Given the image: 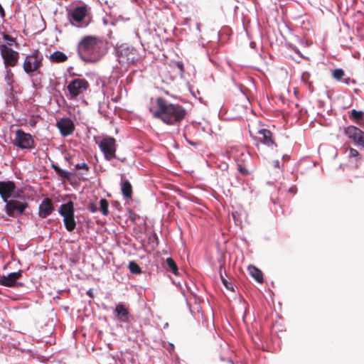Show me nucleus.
Masks as SVG:
<instances>
[{
    "label": "nucleus",
    "instance_id": "nucleus-1",
    "mask_svg": "<svg viewBox=\"0 0 364 364\" xmlns=\"http://www.w3.org/2000/svg\"><path fill=\"white\" fill-rule=\"evenodd\" d=\"M149 110L153 117L168 125H178L187 113L183 106L172 104L161 97L151 98Z\"/></svg>",
    "mask_w": 364,
    "mask_h": 364
},
{
    "label": "nucleus",
    "instance_id": "nucleus-45",
    "mask_svg": "<svg viewBox=\"0 0 364 364\" xmlns=\"http://www.w3.org/2000/svg\"><path fill=\"white\" fill-rule=\"evenodd\" d=\"M114 159H117L118 161L124 163L126 161L127 159L125 157H119V156H117V158H115Z\"/></svg>",
    "mask_w": 364,
    "mask_h": 364
},
{
    "label": "nucleus",
    "instance_id": "nucleus-38",
    "mask_svg": "<svg viewBox=\"0 0 364 364\" xmlns=\"http://www.w3.org/2000/svg\"><path fill=\"white\" fill-rule=\"evenodd\" d=\"M309 77H310V74L308 72L303 73L301 79L304 82H306V83L309 82Z\"/></svg>",
    "mask_w": 364,
    "mask_h": 364
},
{
    "label": "nucleus",
    "instance_id": "nucleus-5",
    "mask_svg": "<svg viewBox=\"0 0 364 364\" xmlns=\"http://www.w3.org/2000/svg\"><path fill=\"white\" fill-rule=\"evenodd\" d=\"M68 18L70 24L78 28H85L90 23L86 6L75 7L68 12Z\"/></svg>",
    "mask_w": 364,
    "mask_h": 364
},
{
    "label": "nucleus",
    "instance_id": "nucleus-23",
    "mask_svg": "<svg viewBox=\"0 0 364 364\" xmlns=\"http://www.w3.org/2000/svg\"><path fill=\"white\" fill-rule=\"evenodd\" d=\"M166 267H167V269H168V271H170L175 275L178 274V266L173 258H171V257L166 258Z\"/></svg>",
    "mask_w": 364,
    "mask_h": 364
},
{
    "label": "nucleus",
    "instance_id": "nucleus-14",
    "mask_svg": "<svg viewBox=\"0 0 364 364\" xmlns=\"http://www.w3.org/2000/svg\"><path fill=\"white\" fill-rule=\"evenodd\" d=\"M21 275L22 272L21 270L9 273L7 275H0V285L7 287L21 286L22 285V283L18 282L17 280L21 277Z\"/></svg>",
    "mask_w": 364,
    "mask_h": 364
},
{
    "label": "nucleus",
    "instance_id": "nucleus-4",
    "mask_svg": "<svg viewBox=\"0 0 364 364\" xmlns=\"http://www.w3.org/2000/svg\"><path fill=\"white\" fill-rule=\"evenodd\" d=\"M43 60V54L38 50H34L24 60L23 65L24 72L31 77L41 74Z\"/></svg>",
    "mask_w": 364,
    "mask_h": 364
},
{
    "label": "nucleus",
    "instance_id": "nucleus-54",
    "mask_svg": "<svg viewBox=\"0 0 364 364\" xmlns=\"http://www.w3.org/2000/svg\"><path fill=\"white\" fill-rule=\"evenodd\" d=\"M349 79H350V78L346 79V84H348V82H349Z\"/></svg>",
    "mask_w": 364,
    "mask_h": 364
},
{
    "label": "nucleus",
    "instance_id": "nucleus-36",
    "mask_svg": "<svg viewBox=\"0 0 364 364\" xmlns=\"http://www.w3.org/2000/svg\"><path fill=\"white\" fill-rule=\"evenodd\" d=\"M88 210L91 213H96L98 210V208L95 203H90L88 205Z\"/></svg>",
    "mask_w": 364,
    "mask_h": 364
},
{
    "label": "nucleus",
    "instance_id": "nucleus-12",
    "mask_svg": "<svg viewBox=\"0 0 364 364\" xmlns=\"http://www.w3.org/2000/svg\"><path fill=\"white\" fill-rule=\"evenodd\" d=\"M343 133L358 146L364 148V132L355 126L350 125L344 128Z\"/></svg>",
    "mask_w": 364,
    "mask_h": 364
},
{
    "label": "nucleus",
    "instance_id": "nucleus-17",
    "mask_svg": "<svg viewBox=\"0 0 364 364\" xmlns=\"http://www.w3.org/2000/svg\"><path fill=\"white\" fill-rule=\"evenodd\" d=\"M256 139L259 140L267 146H277L272 137V133L266 129H258L256 132Z\"/></svg>",
    "mask_w": 364,
    "mask_h": 364
},
{
    "label": "nucleus",
    "instance_id": "nucleus-33",
    "mask_svg": "<svg viewBox=\"0 0 364 364\" xmlns=\"http://www.w3.org/2000/svg\"><path fill=\"white\" fill-rule=\"evenodd\" d=\"M184 138H185L186 141L188 144H190V145H191V146H194V147H196V148H197L198 146H199L200 145V141H192V140L189 139L186 136V134H184Z\"/></svg>",
    "mask_w": 364,
    "mask_h": 364
},
{
    "label": "nucleus",
    "instance_id": "nucleus-19",
    "mask_svg": "<svg viewBox=\"0 0 364 364\" xmlns=\"http://www.w3.org/2000/svg\"><path fill=\"white\" fill-rule=\"evenodd\" d=\"M120 185L123 196L127 198H131L132 196V186L129 180L122 178Z\"/></svg>",
    "mask_w": 364,
    "mask_h": 364
},
{
    "label": "nucleus",
    "instance_id": "nucleus-26",
    "mask_svg": "<svg viewBox=\"0 0 364 364\" xmlns=\"http://www.w3.org/2000/svg\"><path fill=\"white\" fill-rule=\"evenodd\" d=\"M11 91L9 92L7 98L2 102H0V107L2 113H6L9 111L8 107L11 105L12 97Z\"/></svg>",
    "mask_w": 364,
    "mask_h": 364
},
{
    "label": "nucleus",
    "instance_id": "nucleus-55",
    "mask_svg": "<svg viewBox=\"0 0 364 364\" xmlns=\"http://www.w3.org/2000/svg\"><path fill=\"white\" fill-rule=\"evenodd\" d=\"M154 239H156V240L157 239V237H156V233H154Z\"/></svg>",
    "mask_w": 364,
    "mask_h": 364
},
{
    "label": "nucleus",
    "instance_id": "nucleus-10",
    "mask_svg": "<svg viewBox=\"0 0 364 364\" xmlns=\"http://www.w3.org/2000/svg\"><path fill=\"white\" fill-rule=\"evenodd\" d=\"M116 146V140L112 136L104 137L99 143V147L103 153L105 159L109 161L117 158Z\"/></svg>",
    "mask_w": 364,
    "mask_h": 364
},
{
    "label": "nucleus",
    "instance_id": "nucleus-24",
    "mask_svg": "<svg viewBox=\"0 0 364 364\" xmlns=\"http://www.w3.org/2000/svg\"><path fill=\"white\" fill-rule=\"evenodd\" d=\"M6 68V73H5V76H4V80L6 83V85L9 87V91H12L13 90V84H14V74L12 73V71L11 70V69H9L7 68Z\"/></svg>",
    "mask_w": 364,
    "mask_h": 364
},
{
    "label": "nucleus",
    "instance_id": "nucleus-48",
    "mask_svg": "<svg viewBox=\"0 0 364 364\" xmlns=\"http://www.w3.org/2000/svg\"><path fill=\"white\" fill-rule=\"evenodd\" d=\"M289 191H290L291 193H294H294H296V188H294V187H291V188H289Z\"/></svg>",
    "mask_w": 364,
    "mask_h": 364
},
{
    "label": "nucleus",
    "instance_id": "nucleus-25",
    "mask_svg": "<svg viewBox=\"0 0 364 364\" xmlns=\"http://www.w3.org/2000/svg\"><path fill=\"white\" fill-rule=\"evenodd\" d=\"M252 277H253L255 281L260 284L264 282L263 273L254 265H252Z\"/></svg>",
    "mask_w": 364,
    "mask_h": 364
},
{
    "label": "nucleus",
    "instance_id": "nucleus-34",
    "mask_svg": "<svg viewBox=\"0 0 364 364\" xmlns=\"http://www.w3.org/2000/svg\"><path fill=\"white\" fill-rule=\"evenodd\" d=\"M348 151V156L350 158H359L360 154L356 149L353 148H349Z\"/></svg>",
    "mask_w": 364,
    "mask_h": 364
},
{
    "label": "nucleus",
    "instance_id": "nucleus-44",
    "mask_svg": "<svg viewBox=\"0 0 364 364\" xmlns=\"http://www.w3.org/2000/svg\"><path fill=\"white\" fill-rule=\"evenodd\" d=\"M173 349H174V345L171 343H169L168 348H167V350L171 352V351L173 350Z\"/></svg>",
    "mask_w": 364,
    "mask_h": 364
},
{
    "label": "nucleus",
    "instance_id": "nucleus-2",
    "mask_svg": "<svg viewBox=\"0 0 364 364\" xmlns=\"http://www.w3.org/2000/svg\"><path fill=\"white\" fill-rule=\"evenodd\" d=\"M107 43L92 36L83 37L77 44V54L85 63L100 61L107 53Z\"/></svg>",
    "mask_w": 364,
    "mask_h": 364
},
{
    "label": "nucleus",
    "instance_id": "nucleus-32",
    "mask_svg": "<svg viewBox=\"0 0 364 364\" xmlns=\"http://www.w3.org/2000/svg\"><path fill=\"white\" fill-rule=\"evenodd\" d=\"M75 169H76V170L84 169L86 171H89V166H88L87 164H86L85 162H83V163H78V164H75Z\"/></svg>",
    "mask_w": 364,
    "mask_h": 364
},
{
    "label": "nucleus",
    "instance_id": "nucleus-49",
    "mask_svg": "<svg viewBox=\"0 0 364 364\" xmlns=\"http://www.w3.org/2000/svg\"><path fill=\"white\" fill-rule=\"evenodd\" d=\"M247 312H248V310L246 309L245 311V313H244V315H243V321L245 322V318L247 316Z\"/></svg>",
    "mask_w": 364,
    "mask_h": 364
},
{
    "label": "nucleus",
    "instance_id": "nucleus-40",
    "mask_svg": "<svg viewBox=\"0 0 364 364\" xmlns=\"http://www.w3.org/2000/svg\"><path fill=\"white\" fill-rule=\"evenodd\" d=\"M3 37L9 43H14L15 42L14 38L9 35L4 34Z\"/></svg>",
    "mask_w": 364,
    "mask_h": 364
},
{
    "label": "nucleus",
    "instance_id": "nucleus-28",
    "mask_svg": "<svg viewBox=\"0 0 364 364\" xmlns=\"http://www.w3.org/2000/svg\"><path fill=\"white\" fill-rule=\"evenodd\" d=\"M129 269L131 273L138 274L141 273V269L139 265L134 261H131L129 263Z\"/></svg>",
    "mask_w": 364,
    "mask_h": 364
},
{
    "label": "nucleus",
    "instance_id": "nucleus-3",
    "mask_svg": "<svg viewBox=\"0 0 364 364\" xmlns=\"http://www.w3.org/2000/svg\"><path fill=\"white\" fill-rule=\"evenodd\" d=\"M114 50L119 63L125 68L136 65L141 58L138 50L127 43L117 45Z\"/></svg>",
    "mask_w": 364,
    "mask_h": 364
},
{
    "label": "nucleus",
    "instance_id": "nucleus-18",
    "mask_svg": "<svg viewBox=\"0 0 364 364\" xmlns=\"http://www.w3.org/2000/svg\"><path fill=\"white\" fill-rule=\"evenodd\" d=\"M58 213L63 218L75 214L74 203L72 200H69L65 203H63L59 208Z\"/></svg>",
    "mask_w": 364,
    "mask_h": 364
},
{
    "label": "nucleus",
    "instance_id": "nucleus-53",
    "mask_svg": "<svg viewBox=\"0 0 364 364\" xmlns=\"http://www.w3.org/2000/svg\"><path fill=\"white\" fill-rule=\"evenodd\" d=\"M87 294L88 295H90V296H91V295H92V293H91V291H90V290L87 291Z\"/></svg>",
    "mask_w": 364,
    "mask_h": 364
},
{
    "label": "nucleus",
    "instance_id": "nucleus-16",
    "mask_svg": "<svg viewBox=\"0 0 364 364\" xmlns=\"http://www.w3.org/2000/svg\"><path fill=\"white\" fill-rule=\"evenodd\" d=\"M54 210V206L52 201L48 198H44L38 208V216L41 218H46Z\"/></svg>",
    "mask_w": 364,
    "mask_h": 364
},
{
    "label": "nucleus",
    "instance_id": "nucleus-47",
    "mask_svg": "<svg viewBox=\"0 0 364 364\" xmlns=\"http://www.w3.org/2000/svg\"><path fill=\"white\" fill-rule=\"evenodd\" d=\"M274 167L276 168H279V161L278 160H276L275 161H274Z\"/></svg>",
    "mask_w": 364,
    "mask_h": 364
},
{
    "label": "nucleus",
    "instance_id": "nucleus-42",
    "mask_svg": "<svg viewBox=\"0 0 364 364\" xmlns=\"http://www.w3.org/2000/svg\"><path fill=\"white\" fill-rule=\"evenodd\" d=\"M176 65H177V67L181 70V71L183 72L184 70L183 63L178 61V62H177Z\"/></svg>",
    "mask_w": 364,
    "mask_h": 364
},
{
    "label": "nucleus",
    "instance_id": "nucleus-11",
    "mask_svg": "<svg viewBox=\"0 0 364 364\" xmlns=\"http://www.w3.org/2000/svg\"><path fill=\"white\" fill-rule=\"evenodd\" d=\"M0 52L5 68L14 67L18 63L19 53L5 44L0 45Z\"/></svg>",
    "mask_w": 364,
    "mask_h": 364
},
{
    "label": "nucleus",
    "instance_id": "nucleus-6",
    "mask_svg": "<svg viewBox=\"0 0 364 364\" xmlns=\"http://www.w3.org/2000/svg\"><path fill=\"white\" fill-rule=\"evenodd\" d=\"M0 196L3 201L11 198L24 200V192L16 187L14 181H0Z\"/></svg>",
    "mask_w": 364,
    "mask_h": 364
},
{
    "label": "nucleus",
    "instance_id": "nucleus-30",
    "mask_svg": "<svg viewBox=\"0 0 364 364\" xmlns=\"http://www.w3.org/2000/svg\"><path fill=\"white\" fill-rule=\"evenodd\" d=\"M220 279H221V281H222V283L223 284V285L225 287V288L228 290H231V291H234V288H233V285L231 282H228L223 275L222 274V266L220 265Z\"/></svg>",
    "mask_w": 364,
    "mask_h": 364
},
{
    "label": "nucleus",
    "instance_id": "nucleus-15",
    "mask_svg": "<svg viewBox=\"0 0 364 364\" xmlns=\"http://www.w3.org/2000/svg\"><path fill=\"white\" fill-rule=\"evenodd\" d=\"M57 127L59 129L60 134L63 136L70 135L74 129L75 125L73 122L68 117H63L57 122Z\"/></svg>",
    "mask_w": 364,
    "mask_h": 364
},
{
    "label": "nucleus",
    "instance_id": "nucleus-7",
    "mask_svg": "<svg viewBox=\"0 0 364 364\" xmlns=\"http://www.w3.org/2000/svg\"><path fill=\"white\" fill-rule=\"evenodd\" d=\"M4 202L5 203L4 211L12 218L24 214L25 210L28 207V204L25 199L20 200L19 198H11Z\"/></svg>",
    "mask_w": 364,
    "mask_h": 364
},
{
    "label": "nucleus",
    "instance_id": "nucleus-56",
    "mask_svg": "<svg viewBox=\"0 0 364 364\" xmlns=\"http://www.w3.org/2000/svg\"><path fill=\"white\" fill-rule=\"evenodd\" d=\"M65 159H66L68 161H69V160H70V157H65Z\"/></svg>",
    "mask_w": 364,
    "mask_h": 364
},
{
    "label": "nucleus",
    "instance_id": "nucleus-37",
    "mask_svg": "<svg viewBox=\"0 0 364 364\" xmlns=\"http://www.w3.org/2000/svg\"><path fill=\"white\" fill-rule=\"evenodd\" d=\"M249 23H250L249 20H247V21H242V26H243V28L245 29L247 36H249V31H248Z\"/></svg>",
    "mask_w": 364,
    "mask_h": 364
},
{
    "label": "nucleus",
    "instance_id": "nucleus-43",
    "mask_svg": "<svg viewBox=\"0 0 364 364\" xmlns=\"http://www.w3.org/2000/svg\"><path fill=\"white\" fill-rule=\"evenodd\" d=\"M51 167L55 171V173L60 168L58 165L54 164H52Z\"/></svg>",
    "mask_w": 364,
    "mask_h": 364
},
{
    "label": "nucleus",
    "instance_id": "nucleus-22",
    "mask_svg": "<svg viewBox=\"0 0 364 364\" xmlns=\"http://www.w3.org/2000/svg\"><path fill=\"white\" fill-rule=\"evenodd\" d=\"M348 117L350 120L360 124V122L364 119V112L353 109L349 112Z\"/></svg>",
    "mask_w": 364,
    "mask_h": 364
},
{
    "label": "nucleus",
    "instance_id": "nucleus-27",
    "mask_svg": "<svg viewBox=\"0 0 364 364\" xmlns=\"http://www.w3.org/2000/svg\"><path fill=\"white\" fill-rule=\"evenodd\" d=\"M100 210L103 215H107L109 213V203L107 199L101 198L100 200Z\"/></svg>",
    "mask_w": 364,
    "mask_h": 364
},
{
    "label": "nucleus",
    "instance_id": "nucleus-39",
    "mask_svg": "<svg viewBox=\"0 0 364 364\" xmlns=\"http://www.w3.org/2000/svg\"><path fill=\"white\" fill-rule=\"evenodd\" d=\"M239 89L240 92L242 93V95L246 97L247 100L250 103V95H249L247 93H246L244 90L242 89V87L241 85H238Z\"/></svg>",
    "mask_w": 364,
    "mask_h": 364
},
{
    "label": "nucleus",
    "instance_id": "nucleus-58",
    "mask_svg": "<svg viewBox=\"0 0 364 364\" xmlns=\"http://www.w3.org/2000/svg\"><path fill=\"white\" fill-rule=\"evenodd\" d=\"M254 44H255V43H254L253 42H252V43H251L252 48L253 47V45H254Z\"/></svg>",
    "mask_w": 364,
    "mask_h": 364
},
{
    "label": "nucleus",
    "instance_id": "nucleus-9",
    "mask_svg": "<svg viewBox=\"0 0 364 364\" xmlns=\"http://www.w3.org/2000/svg\"><path fill=\"white\" fill-rule=\"evenodd\" d=\"M13 144L15 146L21 149H35V141L32 135L25 132L21 129H18L16 131Z\"/></svg>",
    "mask_w": 364,
    "mask_h": 364
},
{
    "label": "nucleus",
    "instance_id": "nucleus-21",
    "mask_svg": "<svg viewBox=\"0 0 364 364\" xmlns=\"http://www.w3.org/2000/svg\"><path fill=\"white\" fill-rule=\"evenodd\" d=\"M63 223L65 229L72 232L75 229L76 227V221L75 219V214L71 215L70 216H66L63 218Z\"/></svg>",
    "mask_w": 364,
    "mask_h": 364
},
{
    "label": "nucleus",
    "instance_id": "nucleus-46",
    "mask_svg": "<svg viewBox=\"0 0 364 364\" xmlns=\"http://www.w3.org/2000/svg\"><path fill=\"white\" fill-rule=\"evenodd\" d=\"M36 124V122L33 119H31L29 121V124L31 126V127H34Z\"/></svg>",
    "mask_w": 364,
    "mask_h": 364
},
{
    "label": "nucleus",
    "instance_id": "nucleus-8",
    "mask_svg": "<svg viewBox=\"0 0 364 364\" xmlns=\"http://www.w3.org/2000/svg\"><path fill=\"white\" fill-rule=\"evenodd\" d=\"M70 94V99L73 100L83 95L90 88V84L85 78H74L67 85Z\"/></svg>",
    "mask_w": 364,
    "mask_h": 364
},
{
    "label": "nucleus",
    "instance_id": "nucleus-52",
    "mask_svg": "<svg viewBox=\"0 0 364 364\" xmlns=\"http://www.w3.org/2000/svg\"><path fill=\"white\" fill-rule=\"evenodd\" d=\"M250 269H251L250 264H248V265L247 266V271H248L250 273Z\"/></svg>",
    "mask_w": 364,
    "mask_h": 364
},
{
    "label": "nucleus",
    "instance_id": "nucleus-51",
    "mask_svg": "<svg viewBox=\"0 0 364 364\" xmlns=\"http://www.w3.org/2000/svg\"><path fill=\"white\" fill-rule=\"evenodd\" d=\"M173 283L174 284H176V286H179V287H181V283H180V282H175V281H173Z\"/></svg>",
    "mask_w": 364,
    "mask_h": 364
},
{
    "label": "nucleus",
    "instance_id": "nucleus-31",
    "mask_svg": "<svg viewBox=\"0 0 364 364\" xmlns=\"http://www.w3.org/2000/svg\"><path fill=\"white\" fill-rule=\"evenodd\" d=\"M345 73L343 69L337 68L333 71L332 75L336 80H340L344 76Z\"/></svg>",
    "mask_w": 364,
    "mask_h": 364
},
{
    "label": "nucleus",
    "instance_id": "nucleus-20",
    "mask_svg": "<svg viewBox=\"0 0 364 364\" xmlns=\"http://www.w3.org/2000/svg\"><path fill=\"white\" fill-rule=\"evenodd\" d=\"M49 58L51 62L59 63L67 60L68 56L60 50H56L50 55Z\"/></svg>",
    "mask_w": 364,
    "mask_h": 364
},
{
    "label": "nucleus",
    "instance_id": "nucleus-50",
    "mask_svg": "<svg viewBox=\"0 0 364 364\" xmlns=\"http://www.w3.org/2000/svg\"><path fill=\"white\" fill-rule=\"evenodd\" d=\"M239 170L241 173H247V171L245 168L240 167Z\"/></svg>",
    "mask_w": 364,
    "mask_h": 364
},
{
    "label": "nucleus",
    "instance_id": "nucleus-13",
    "mask_svg": "<svg viewBox=\"0 0 364 364\" xmlns=\"http://www.w3.org/2000/svg\"><path fill=\"white\" fill-rule=\"evenodd\" d=\"M114 314L115 320L120 323H129L132 319V316L129 313L127 306L122 302L116 304Z\"/></svg>",
    "mask_w": 364,
    "mask_h": 364
},
{
    "label": "nucleus",
    "instance_id": "nucleus-57",
    "mask_svg": "<svg viewBox=\"0 0 364 364\" xmlns=\"http://www.w3.org/2000/svg\"><path fill=\"white\" fill-rule=\"evenodd\" d=\"M232 216H233V218H235V213H232Z\"/></svg>",
    "mask_w": 364,
    "mask_h": 364
},
{
    "label": "nucleus",
    "instance_id": "nucleus-41",
    "mask_svg": "<svg viewBox=\"0 0 364 364\" xmlns=\"http://www.w3.org/2000/svg\"><path fill=\"white\" fill-rule=\"evenodd\" d=\"M0 16L1 18H4L6 16L5 11L1 4H0Z\"/></svg>",
    "mask_w": 364,
    "mask_h": 364
},
{
    "label": "nucleus",
    "instance_id": "nucleus-29",
    "mask_svg": "<svg viewBox=\"0 0 364 364\" xmlns=\"http://www.w3.org/2000/svg\"><path fill=\"white\" fill-rule=\"evenodd\" d=\"M57 175L60 177L63 180H69L73 173L69 172L63 168H60L57 172Z\"/></svg>",
    "mask_w": 364,
    "mask_h": 364
},
{
    "label": "nucleus",
    "instance_id": "nucleus-35",
    "mask_svg": "<svg viewBox=\"0 0 364 364\" xmlns=\"http://www.w3.org/2000/svg\"><path fill=\"white\" fill-rule=\"evenodd\" d=\"M139 218V215H136L132 210H129L128 212V218L132 222L136 221V220Z\"/></svg>",
    "mask_w": 364,
    "mask_h": 364
}]
</instances>
